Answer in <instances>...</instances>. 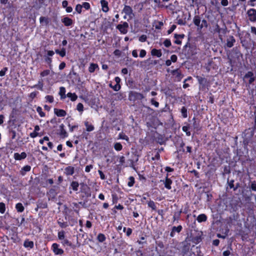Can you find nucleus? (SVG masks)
Listing matches in <instances>:
<instances>
[{"instance_id":"nucleus-21","label":"nucleus","mask_w":256,"mask_h":256,"mask_svg":"<svg viewBox=\"0 0 256 256\" xmlns=\"http://www.w3.org/2000/svg\"><path fill=\"white\" fill-rule=\"evenodd\" d=\"M193 22L196 26H198L200 28V18L198 16H194L193 19Z\"/></svg>"},{"instance_id":"nucleus-42","label":"nucleus","mask_w":256,"mask_h":256,"mask_svg":"<svg viewBox=\"0 0 256 256\" xmlns=\"http://www.w3.org/2000/svg\"><path fill=\"white\" fill-rule=\"evenodd\" d=\"M134 178L132 176H130L128 178V185L131 187L133 186L134 184Z\"/></svg>"},{"instance_id":"nucleus-51","label":"nucleus","mask_w":256,"mask_h":256,"mask_svg":"<svg viewBox=\"0 0 256 256\" xmlns=\"http://www.w3.org/2000/svg\"><path fill=\"white\" fill-rule=\"evenodd\" d=\"M8 68L6 67L4 68L1 70H0V76H3L5 75L6 72Z\"/></svg>"},{"instance_id":"nucleus-27","label":"nucleus","mask_w":256,"mask_h":256,"mask_svg":"<svg viewBox=\"0 0 256 256\" xmlns=\"http://www.w3.org/2000/svg\"><path fill=\"white\" fill-rule=\"evenodd\" d=\"M78 186L79 184L78 182L76 181L72 182L70 184V186L74 191H77L78 190Z\"/></svg>"},{"instance_id":"nucleus-11","label":"nucleus","mask_w":256,"mask_h":256,"mask_svg":"<svg viewBox=\"0 0 256 256\" xmlns=\"http://www.w3.org/2000/svg\"><path fill=\"white\" fill-rule=\"evenodd\" d=\"M54 114L58 116H64L66 114V112L65 110H60L58 108H54Z\"/></svg>"},{"instance_id":"nucleus-59","label":"nucleus","mask_w":256,"mask_h":256,"mask_svg":"<svg viewBox=\"0 0 256 256\" xmlns=\"http://www.w3.org/2000/svg\"><path fill=\"white\" fill-rule=\"evenodd\" d=\"M234 180H230V181H228V185L230 188L234 189Z\"/></svg>"},{"instance_id":"nucleus-35","label":"nucleus","mask_w":256,"mask_h":256,"mask_svg":"<svg viewBox=\"0 0 256 256\" xmlns=\"http://www.w3.org/2000/svg\"><path fill=\"white\" fill-rule=\"evenodd\" d=\"M183 118H186L188 116L187 109L186 107L182 106L180 110Z\"/></svg>"},{"instance_id":"nucleus-57","label":"nucleus","mask_w":256,"mask_h":256,"mask_svg":"<svg viewBox=\"0 0 256 256\" xmlns=\"http://www.w3.org/2000/svg\"><path fill=\"white\" fill-rule=\"evenodd\" d=\"M150 102L156 108H158L159 106V103L158 102L154 100V98L151 100Z\"/></svg>"},{"instance_id":"nucleus-61","label":"nucleus","mask_w":256,"mask_h":256,"mask_svg":"<svg viewBox=\"0 0 256 256\" xmlns=\"http://www.w3.org/2000/svg\"><path fill=\"white\" fill-rule=\"evenodd\" d=\"M93 166L92 164L86 166L85 168V171L86 172H88L90 171V170L92 168Z\"/></svg>"},{"instance_id":"nucleus-7","label":"nucleus","mask_w":256,"mask_h":256,"mask_svg":"<svg viewBox=\"0 0 256 256\" xmlns=\"http://www.w3.org/2000/svg\"><path fill=\"white\" fill-rule=\"evenodd\" d=\"M14 156L16 160H20L26 158V154L25 152H22L20 154L16 152L14 154Z\"/></svg>"},{"instance_id":"nucleus-40","label":"nucleus","mask_w":256,"mask_h":256,"mask_svg":"<svg viewBox=\"0 0 256 256\" xmlns=\"http://www.w3.org/2000/svg\"><path fill=\"white\" fill-rule=\"evenodd\" d=\"M36 111L41 117H44L45 116V113L42 112V108L40 106L37 107Z\"/></svg>"},{"instance_id":"nucleus-54","label":"nucleus","mask_w":256,"mask_h":256,"mask_svg":"<svg viewBox=\"0 0 256 256\" xmlns=\"http://www.w3.org/2000/svg\"><path fill=\"white\" fill-rule=\"evenodd\" d=\"M220 30H221V28L220 27V26L218 25V24H216L215 26V28L214 30V32H218L220 34Z\"/></svg>"},{"instance_id":"nucleus-4","label":"nucleus","mask_w":256,"mask_h":256,"mask_svg":"<svg viewBox=\"0 0 256 256\" xmlns=\"http://www.w3.org/2000/svg\"><path fill=\"white\" fill-rule=\"evenodd\" d=\"M122 12L127 15L130 19H132L134 16L132 8L128 6H124Z\"/></svg>"},{"instance_id":"nucleus-45","label":"nucleus","mask_w":256,"mask_h":256,"mask_svg":"<svg viewBox=\"0 0 256 256\" xmlns=\"http://www.w3.org/2000/svg\"><path fill=\"white\" fill-rule=\"evenodd\" d=\"M76 110L79 112H82L84 110V106H83L82 104L78 103L76 106Z\"/></svg>"},{"instance_id":"nucleus-36","label":"nucleus","mask_w":256,"mask_h":256,"mask_svg":"<svg viewBox=\"0 0 256 256\" xmlns=\"http://www.w3.org/2000/svg\"><path fill=\"white\" fill-rule=\"evenodd\" d=\"M30 166H25L22 168V172H21L22 175H24L26 172H29L30 170Z\"/></svg>"},{"instance_id":"nucleus-34","label":"nucleus","mask_w":256,"mask_h":256,"mask_svg":"<svg viewBox=\"0 0 256 256\" xmlns=\"http://www.w3.org/2000/svg\"><path fill=\"white\" fill-rule=\"evenodd\" d=\"M182 226L180 225L178 226H173L172 228V232H176L179 233L181 232V230H182Z\"/></svg>"},{"instance_id":"nucleus-49","label":"nucleus","mask_w":256,"mask_h":256,"mask_svg":"<svg viewBox=\"0 0 256 256\" xmlns=\"http://www.w3.org/2000/svg\"><path fill=\"white\" fill-rule=\"evenodd\" d=\"M164 44L166 47L168 48L171 46V42L169 39H166L164 41Z\"/></svg>"},{"instance_id":"nucleus-39","label":"nucleus","mask_w":256,"mask_h":256,"mask_svg":"<svg viewBox=\"0 0 256 256\" xmlns=\"http://www.w3.org/2000/svg\"><path fill=\"white\" fill-rule=\"evenodd\" d=\"M118 136L120 139L124 140L126 141H128L129 140L128 137L123 132L120 133Z\"/></svg>"},{"instance_id":"nucleus-3","label":"nucleus","mask_w":256,"mask_h":256,"mask_svg":"<svg viewBox=\"0 0 256 256\" xmlns=\"http://www.w3.org/2000/svg\"><path fill=\"white\" fill-rule=\"evenodd\" d=\"M249 20L252 22H256V10L250 8L247 12Z\"/></svg>"},{"instance_id":"nucleus-9","label":"nucleus","mask_w":256,"mask_h":256,"mask_svg":"<svg viewBox=\"0 0 256 256\" xmlns=\"http://www.w3.org/2000/svg\"><path fill=\"white\" fill-rule=\"evenodd\" d=\"M100 4L102 8V10L104 12H107L109 10L108 2L105 0H101Z\"/></svg>"},{"instance_id":"nucleus-32","label":"nucleus","mask_w":256,"mask_h":256,"mask_svg":"<svg viewBox=\"0 0 256 256\" xmlns=\"http://www.w3.org/2000/svg\"><path fill=\"white\" fill-rule=\"evenodd\" d=\"M61 243L63 246H72V242L67 239L64 238L61 241Z\"/></svg>"},{"instance_id":"nucleus-12","label":"nucleus","mask_w":256,"mask_h":256,"mask_svg":"<svg viewBox=\"0 0 256 256\" xmlns=\"http://www.w3.org/2000/svg\"><path fill=\"white\" fill-rule=\"evenodd\" d=\"M138 160V156L136 154H132V158L130 160V166L134 168V163L137 162Z\"/></svg>"},{"instance_id":"nucleus-26","label":"nucleus","mask_w":256,"mask_h":256,"mask_svg":"<svg viewBox=\"0 0 256 256\" xmlns=\"http://www.w3.org/2000/svg\"><path fill=\"white\" fill-rule=\"evenodd\" d=\"M58 223L62 228H65L68 226L67 222H64L63 220H61L60 218L58 220Z\"/></svg>"},{"instance_id":"nucleus-47","label":"nucleus","mask_w":256,"mask_h":256,"mask_svg":"<svg viewBox=\"0 0 256 256\" xmlns=\"http://www.w3.org/2000/svg\"><path fill=\"white\" fill-rule=\"evenodd\" d=\"M110 86L112 88V89L115 91H118L120 88V84H116L114 86H112L111 84H110Z\"/></svg>"},{"instance_id":"nucleus-55","label":"nucleus","mask_w":256,"mask_h":256,"mask_svg":"<svg viewBox=\"0 0 256 256\" xmlns=\"http://www.w3.org/2000/svg\"><path fill=\"white\" fill-rule=\"evenodd\" d=\"M146 38H147V37H146V35H144V34H142V35L140 38H139V40L141 42H144L146 41Z\"/></svg>"},{"instance_id":"nucleus-33","label":"nucleus","mask_w":256,"mask_h":256,"mask_svg":"<svg viewBox=\"0 0 256 256\" xmlns=\"http://www.w3.org/2000/svg\"><path fill=\"white\" fill-rule=\"evenodd\" d=\"M58 236L60 240H62L65 238V232L64 231L62 230L58 232Z\"/></svg>"},{"instance_id":"nucleus-63","label":"nucleus","mask_w":256,"mask_h":256,"mask_svg":"<svg viewBox=\"0 0 256 256\" xmlns=\"http://www.w3.org/2000/svg\"><path fill=\"white\" fill-rule=\"evenodd\" d=\"M30 136L31 138H34L38 136V132L34 131L32 132L30 134Z\"/></svg>"},{"instance_id":"nucleus-19","label":"nucleus","mask_w":256,"mask_h":256,"mask_svg":"<svg viewBox=\"0 0 256 256\" xmlns=\"http://www.w3.org/2000/svg\"><path fill=\"white\" fill-rule=\"evenodd\" d=\"M16 209L18 212H22L24 211V208L22 203L18 202L16 205Z\"/></svg>"},{"instance_id":"nucleus-6","label":"nucleus","mask_w":256,"mask_h":256,"mask_svg":"<svg viewBox=\"0 0 256 256\" xmlns=\"http://www.w3.org/2000/svg\"><path fill=\"white\" fill-rule=\"evenodd\" d=\"M164 184V186L168 190H170L172 188L171 184H172V180L168 178V174H166L165 180H162Z\"/></svg>"},{"instance_id":"nucleus-56","label":"nucleus","mask_w":256,"mask_h":256,"mask_svg":"<svg viewBox=\"0 0 256 256\" xmlns=\"http://www.w3.org/2000/svg\"><path fill=\"white\" fill-rule=\"evenodd\" d=\"M46 99L47 101L49 102L50 103L54 102V98L52 96H46Z\"/></svg>"},{"instance_id":"nucleus-10","label":"nucleus","mask_w":256,"mask_h":256,"mask_svg":"<svg viewBox=\"0 0 256 256\" xmlns=\"http://www.w3.org/2000/svg\"><path fill=\"white\" fill-rule=\"evenodd\" d=\"M64 124H62L60 126V132L59 134L62 138H66L68 136V134L66 130L64 128Z\"/></svg>"},{"instance_id":"nucleus-44","label":"nucleus","mask_w":256,"mask_h":256,"mask_svg":"<svg viewBox=\"0 0 256 256\" xmlns=\"http://www.w3.org/2000/svg\"><path fill=\"white\" fill-rule=\"evenodd\" d=\"M6 210L5 204L4 202H0V212L4 214Z\"/></svg>"},{"instance_id":"nucleus-15","label":"nucleus","mask_w":256,"mask_h":256,"mask_svg":"<svg viewBox=\"0 0 256 256\" xmlns=\"http://www.w3.org/2000/svg\"><path fill=\"white\" fill-rule=\"evenodd\" d=\"M151 54L153 56H156L158 58H160L162 56V53L160 50L153 48L151 50Z\"/></svg>"},{"instance_id":"nucleus-30","label":"nucleus","mask_w":256,"mask_h":256,"mask_svg":"<svg viewBox=\"0 0 256 256\" xmlns=\"http://www.w3.org/2000/svg\"><path fill=\"white\" fill-rule=\"evenodd\" d=\"M67 96L70 98L72 101H75L78 98V96L75 93L68 92L67 94Z\"/></svg>"},{"instance_id":"nucleus-17","label":"nucleus","mask_w":256,"mask_h":256,"mask_svg":"<svg viewBox=\"0 0 256 256\" xmlns=\"http://www.w3.org/2000/svg\"><path fill=\"white\" fill-rule=\"evenodd\" d=\"M172 74L174 76H176L178 80V81L180 80L182 78L181 72L179 71L178 69H176L172 70Z\"/></svg>"},{"instance_id":"nucleus-29","label":"nucleus","mask_w":256,"mask_h":256,"mask_svg":"<svg viewBox=\"0 0 256 256\" xmlns=\"http://www.w3.org/2000/svg\"><path fill=\"white\" fill-rule=\"evenodd\" d=\"M98 240L100 242H102L106 240V238L103 234H99L97 236Z\"/></svg>"},{"instance_id":"nucleus-38","label":"nucleus","mask_w":256,"mask_h":256,"mask_svg":"<svg viewBox=\"0 0 256 256\" xmlns=\"http://www.w3.org/2000/svg\"><path fill=\"white\" fill-rule=\"evenodd\" d=\"M114 148L117 151H120L122 150V146L120 142H116L114 144Z\"/></svg>"},{"instance_id":"nucleus-46","label":"nucleus","mask_w":256,"mask_h":256,"mask_svg":"<svg viewBox=\"0 0 256 256\" xmlns=\"http://www.w3.org/2000/svg\"><path fill=\"white\" fill-rule=\"evenodd\" d=\"M50 74V70H46L42 72L40 74V76L41 77H44L46 76H48Z\"/></svg>"},{"instance_id":"nucleus-1","label":"nucleus","mask_w":256,"mask_h":256,"mask_svg":"<svg viewBox=\"0 0 256 256\" xmlns=\"http://www.w3.org/2000/svg\"><path fill=\"white\" fill-rule=\"evenodd\" d=\"M60 246L56 243H54L52 246V250L56 255H62L64 251L59 248Z\"/></svg>"},{"instance_id":"nucleus-25","label":"nucleus","mask_w":256,"mask_h":256,"mask_svg":"<svg viewBox=\"0 0 256 256\" xmlns=\"http://www.w3.org/2000/svg\"><path fill=\"white\" fill-rule=\"evenodd\" d=\"M43 86H44V84H43V82H42V80L41 79L38 81V84L34 86L32 88H38V89H39L40 90H42Z\"/></svg>"},{"instance_id":"nucleus-20","label":"nucleus","mask_w":256,"mask_h":256,"mask_svg":"<svg viewBox=\"0 0 256 256\" xmlns=\"http://www.w3.org/2000/svg\"><path fill=\"white\" fill-rule=\"evenodd\" d=\"M132 96H133L135 99L139 100H141L144 98V96L142 94L137 92L132 93Z\"/></svg>"},{"instance_id":"nucleus-5","label":"nucleus","mask_w":256,"mask_h":256,"mask_svg":"<svg viewBox=\"0 0 256 256\" xmlns=\"http://www.w3.org/2000/svg\"><path fill=\"white\" fill-rule=\"evenodd\" d=\"M182 256H191L190 252V246L184 245L182 248Z\"/></svg>"},{"instance_id":"nucleus-8","label":"nucleus","mask_w":256,"mask_h":256,"mask_svg":"<svg viewBox=\"0 0 256 256\" xmlns=\"http://www.w3.org/2000/svg\"><path fill=\"white\" fill-rule=\"evenodd\" d=\"M236 42V40L235 38H234V37L233 36H230L226 40V46L228 47V48H232L234 42Z\"/></svg>"},{"instance_id":"nucleus-13","label":"nucleus","mask_w":256,"mask_h":256,"mask_svg":"<svg viewBox=\"0 0 256 256\" xmlns=\"http://www.w3.org/2000/svg\"><path fill=\"white\" fill-rule=\"evenodd\" d=\"M184 34H174V38H176V40L174 41V43L177 44H182V41L180 40V38H183L184 37Z\"/></svg>"},{"instance_id":"nucleus-58","label":"nucleus","mask_w":256,"mask_h":256,"mask_svg":"<svg viewBox=\"0 0 256 256\" xmlns=\"http://www.w3.org/2000/svg\"><path fill=\"white\" fill-rule=\"evenodd\" d=\"M176 27L175 24H172L170 28L168 30V34H171L176 29Z\"/></svg>"},{"instance_id":"nucleus-52","label":"nucleus","mask_w":256,"mask_h":256,"mask_svg":"<svg viewBox=\"0 0 256 256\" xmlns=\"http://www.w3.org/2000/svg\"><path fill=\"white\" fill-rule=\"evenodd\" d=\"M82 5L78 4L76 6V10L78 13L80 14L82 12Z\"/></svg>"},{"instance_id":"nucleus-43","label":"nucleus","mask_w":256,"mask_h":256,"mask_svg":"<svg viewBox=\"0 0 256 256\" xmlns=\"http://www.w3.org/2000/svg\"><path fill=\"white\" fill-rule=\"evenodd\" d=\"M47 204L46 202H38V208H47Z\"/></svg>"},{"instance_id":"nucleus-37","label":"nucleus","mask_w":256,"mask_h":256,"mask_svg":"<svg viewBox=\"0 0 256 256\" xmlns=\"http://www.w3.org/2000/svg\"><path fill=\"white\" fill-rule=\"evenodd\" d=\"M182 130L186 132V135L187 136H190L191 134L190 132L189 131V126H183L182 128Z\"/></svg>"},{"instance_id":"nucleus-41","label":"nucleus","mask_w":256,"mask_h":256,"mask_svg":"<svg viewBox=\"0 0 256 256\" xmlns=\"http://www.w3.org/2000/svg\"><path fill=\"white\" fill-rule=\"evenodd\" d=\"M148 207L152 208L153 210H155L156 209V206L152 200H150L148 203Z\"/></svg>"},{"instance_id":"nucleus-24","label":"nucleus","mask_w":256,"mask_h":256,"mask_svg":"<svg viewBox=\"0 0 256 256\" xmlns=\"http://www.w3.org/2000/svg\"><path fill=\"white\" fill-rule=\"evenodd\" d=\"M67 175H72L74 173V168L72 166H68L65 169Z\"/></svg>"},{"instance_id":"nucleus-64","label":"nucleus","mask_w":256,"mask_h":256,"mask_svg":"<svg viewBox=\"0 0 256 256\" xmlns=\"http://www.w3.org/2000/svg\"><path fill=\"white\" fill-rule=\"evenodd\" d=\"M250 188L252 190L256 191V184L254 182L251 184Z\"/></svg>"},{"instance_id":"nucleus-14","label":"nucleus","mask_w":256,"mask_h":256,"mask_svg":"<svg viewBox=\"0 0 256 256\" xmlns=\"http://www.w3.org/2000/svg\"><path fill=\"white\" fill-rule=\"evenodd\" d=\"M62 21L66 26L72 25L73 23L72 20L68 17L64 18L63 19H62Z\"/></svg>"},{"instance_id":"nucleus-23","label":"nucleus","mask_w":256,"mask_h":256,"mask_svg":"<svg viewBox=\"0 0 256 256\" xmlns=\"http://www.w3.org/2000/svg\"><path fill=\"white\" fill-rule=\"evenodd\" d=\"M207 220V216L205 214H200L197 218V220L198 222H206Z\"/></svg>"},{"instance_id":"nucleus-60","label":"nucleus","mask_w":256,"mask_h":256,"mask_svg":"<svg viewBox=\"0 0 256 256\" xmlns=\"http://www.w3.org/2000/svg\"><path fill=\"white\" fill-rule=\"evenodd\" d=\"M146 52L144 50H142L140 51V58H144L146 56Z\"/></svg>"},{"instance_id":"nucleus-48","label":"nucleus","mask_w":256,"mask_h":256,"mask_svg":"<svg viewBox=\"0 0 256 256\" xmlns=\"http://www.w3.org/2000/svg\"><path fill=\"white\" fill-rule=\"evenodd\" d=\"M208 26V24L207 21L206 20H203L202 21V24H200V29H202L203 27L207 28Z\"/></svg>"},{"instance_id":"nucleus-31","label":"nucleus","mask_w":256,"mask_h":256,"mask_svg":"<svg viewBox=\"0 0 256 256\" xmlns=\"http://www.w3.org/2000/svg\"><path fill=\"white\" fill-rule=\"evenodd\" d=\"M66 89L64 87H60V88L59 94L61 96V98L63 99L66 98Z\"/></svg>"},{"instance_id":"nucleus-22","label":"nucleus","mask_w":256,"mask_h":256,"mask_svg":"<svg viewBox=\"0 0 256 256\" xmlns=\"http://www.w3.org/2000/svg\"><path fill=\"white\" fill-rule=\"evenodd\" d=\"M55 52L56 54H59L62 57H64L66 54V51L64 48H62L61 50L58 49L56 50Z\"/></svg>"},{"instance_id":"nucleus-53","label":"nucleus","mask_w":256,"mask_h":256,"mask_svg":"<svg viewBox=\"0 0 256 256\" xmlns=\"http://www.w3.org/2000/svg\"><path fill=\"white\" fill-rule=\"evenodd\" d=\"M82 7L84 8L86 10H88L90 8V4L88 2H84L82 5Z\"/></svg>"},{"instance_id":"nucleus-62","label":"nucleus","mask_w":256,"mask_h":256,"mask_svg":"<svg viewBox=\"0 0 256 256\" xmlns=\"http://www.w3.org/2000/svg\"><path fill=\"white\" fill-rule=\"evenodd\" d=\"M177 56L176 55V54H172L171 56H170V60L171 62H176V60H177Z\"/></svg>"},{"instance_id":"nucleus-50","label":"nucleus","mask_w":256,"mask_h":256,"mask_svg":"<svg viewBox=\"0 0 256 256\" xmlns=\"http://www.w3.org/2000/svg\"><path fill=\"white\" fill-rule=\"evenodd\" d=\"M254 76V73L252 72H248L244 76V78H250Z\"/></svg>"},{"instance_id":"nucleus-18","label":"nucleus","mask_w":256,"mask_h":256,"mask_svg":"<svg viewBox=\"0 0 256 256\" xmlns=\"http://www.w3.org/2000/svg\"><path fill=\"white\" fill-rule=\"evenodd\" d=\"M98 68V64L91 63L88 68V72L90 73L94 72L96 69Z\"/></svg>"},{"instance_id":"nucleus-16","label":"nucleus","mask_w":256,"mask_h":256,"mask_svg":"<svg viewBox=\"0 0 256 256\" xmlns=\"http://www.w3.org/2000/svg\"><path fill=\"white\" fill-rule=\"evenodd\" d=\"M24 246L26 248H32L34 246V244L32 241L29 240L27 239L24 240Z\"/></svg>"},{"instance_id":"nucleus-2","label":"nucleus","mask_w":256,"mask_h":256,"mask_svg":"<svg viewBox=\"0 0 256 256\" xmlns=\"http://www.w3.org/2000/svg\"><path fill=\"white\" fill-rule=\"evenodd\" d=\"M128 28V24L126 22H124L122 24H119L116 26V28L122 34H126L127 33Z\"/></svg>"},{"instance_id":"nucleus-28","label":"nucleus","mask_w":256,"mask_h":256,"mask_svg":"<svg viewBox=\"0 0 256 256\" xmlns=\"http://www.w3.org/2000/svg\"><path fill=\"white\" fill-rule=\"evenodd\" d=\"M84 124L86 127V131L92 132L94 130V126L92 124H89L88 122H85Z\"/></svg>"}]
</instances>
